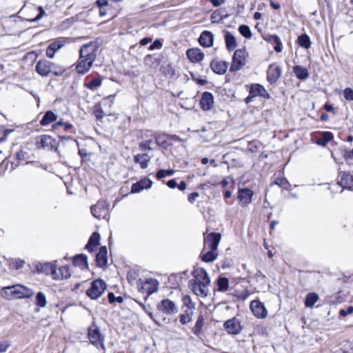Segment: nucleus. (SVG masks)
I'll return each mask as SVG.
<instances>
[{"instance_id":"aec40b11","label":"nucleus","mask_w":353,"mask_h":353,"mask_svg":"<svg viewBox=\"0 0 353 353\" xmlns=\"http://www.w3.org/2000/svg\"><path fill=\"white\" fill-rule=\"evenodd\" d=\"M55 264L56 261L39 263L36 265L35 268L37 272L44 273L47 275L50 274L53 278V274L55 271Z\"/></svg>"},{"instance_id":"a19ab883","label":"nucleus","mask_w":353,"mask_h":353,"mask_svg":"<svg viewBox=\"0 0 353 353\" xmlns=\"http://www.w3.org/2000/svg\"><path fill=\"white\" fill-rule=\"evenodd\" d=\"M203 325H204V318H203V315H199L196 321L195 325L192 329V332L196 336L200 335L202 328L203 327Z\"/></svg>"},{"instance_id":"864d4df0","label":"nucleus","mask_w":353,"mask_h":353,"mask_svg":"<svg viewBox=\"0 0 353 353\" xmlns=\"http://www.w3.org/2000/svg\"><path fill=\"white\" fill-rule=\"evenodd\" d=\"M65 142H71L72 144L79 145V143L77 142V141L71 137H59V145H63Z\"/></svg>"},{"instance_id":"72a5a7b5","label":"nucleus","mask_w":353,"mask_h":353,"mask_svg":"<svg viewBox=\"0 0 353 353\" xmlns=\"http://www.w3.org/2000/svg\"><path fill=\"white\" fill-rule=\"evenodd\" d=\"M319 299V295L315 292H310L306 295L305 305L307 307H312Z\"/></svg>"},{"instance_id":"69168bd1","label":"nucleus","mask_w":353,"mask_h":353,"mask_svg":"<svg viewBox=\"0 0 353 353\" xmlns=\"http://www.w3.org/2000/svg\"><path fill=\"white\" fill-rule=\"evenodd\" d=\"M24 262L21 260H15L12 262V265L13 268L19 270L23 266Z\"/></svg>"},{"instance_id":"5fc2aeb1","label":"nucleus","mask_w":353,"mask_h":353,"mask_svg":"<svg viewBox=\"0 0 353 353\" xmlns=\"http://www.w3.org/2000/svg\"><path fill=\"white\" fill-rule=\"evenodd\" d=\"M343 157L347 164L350 165L353 164V154H352L350 150H345L343 152Z\"/></svg>"},{"instance_id":"7ed1b4c3","label":"nucleus","mask_w":353,"mask_h":353,"mask_svg":"<svg viewBox=\"0 0 353 353\" xmlns=\"http://www.w3.org/2000/svg\"><path fill=\"white\" fill-rule=\"evenodd\" d=\"M88 339L91 344L97 348L104 349V336L101 333L99 327L93 323L88 329Z\"/></svg>"},{"instance_id":"20e7f679","label":"nucleus","mask_w":353,"mask_h":353,"mask_svg":"<svg viewBox=\"0 0 353 353\" xmlns=\"http://www.w3.org/2000/svg\"><path fill=\"white\" fill-rule=\"evenodd\" d=\"M101 244H86V249L90 252H93L99 249L96 254V261L97 265L101 268L105 267L108 264V250L105 246L99 248Z\"/></svg>"},{"instance_id":"6e6d98bb","label":"nucleus","mask_w":353,"mask_h":353,"mask_svg":"<svg viewBox=\"0 0 353 353\" xmlns=\"http://www.w3.org/2000/svg\"><path fill=\"white\" fill-rule=\"evenodd\" d=\"M10 132L11 130L8 129H4L3 128L0 127V143L7 139V137Z\"/></svg>"},{"instance_id":"bf43d9fd","label":"nucleus","mask_w":353,"mask_h":353,"mask_svg":"<svg viewBox=\"0 0 353 353\" xmlns=\"http://www.w3.org/2000/svg\"><path fill=\"white\" fill-rule=\"evenodd\" d=\"M101 236L99 232H94L88 239V243H99Z\"/></svg>"},{"instance_id":"e433bc0d","label":"nucleus","mask_w":353,"mask_h":353,"mask_svg":"<svg viewBox=\"0 0 353 353\" xmlns=\"http://www.w3.org/2000/svg\"><path fill=\"white\" fill-rule=\"evenodd\" d=\"M12 288L13 285L3 288L0 290L1 296L7 300H10L14 298V288Z\"/></svg>"},{"instance_id":"680f3d73","label":"nucleus","mask_w":353,"mask_h":353,"mask_svg":"<svg viewBox=\"0 0 353 353\" xmlns=\"http://www.w3.org/2000/svg\"><path fill=\"white\" fill-rule=\"evenodd\" d=\"M230 182H232V183H234V181L233 179V178L230 176H228L225 178H224L221 182V185L223 188H225Z\"/></svg>"},{"instance_id":"6e6552de","label":"nucleus","mask_w":353,"mask_h":353,"mask_svg":"<svg viewBox=\"0 0 353 353\" xmlns=\"http://www.w3.org/2000/svg\"><path fill=\"white\" fill-rule=\"evenodd\" d=\"M109 203L105 200L99 201L97 204L92 205L90 208L92 214L100 219H105L109 214Z\"/></svg>"},{"instance_id":"49530a36","label":"nucleus","mask_w":353,"mask_h":353,"mask_svg":"<svg viewBox=\"0 0 353 353\" xmlns=\"http://www.w3.org/2000/svg\"><path fill=\"white\" fill-rule=\"evenodd\" d=\"M46 297L43 292H39L36 295V305L39 307H44L46 305Z\"/></svg>"},{"instance_id":"3c124183","label":"nucleus","mask_w":353,"mask_h":353,"mask_svg":"<svg viewBox=\"0 0 353 353\" xmlns=\"http://www.w3.org/2000/svg\"><path fill=\"white\" fill-rule=\"evenodd\" d=\"M182 302L183 306L187 307L188 309L192 310L195 308V305L192 302L191 298L188 295H185L182 297Z\"/></svg>"},{"instance_id":"ea45409f","label":"nucleus","mask_w":353,"mask_h":353,"mask_svg":"<svg viewBox=\"0 0 353 353\" xmlns=\"http://www.w3.org/2000/svg\"><path fill=\"white\" fill-rule=\"evenodd\" d=\"M134 161L139 163L141 168L145 169L148 167L149 157L146 154H137L134 157Z\"/></svg>"},{"instance_id":"c03bdc74","label":"nucleus","mask_w":353,"mask_h":353,"mask_svg":"<svg viewBox=\"0 0 353 353\" xmlns=\"http://www.w3.org/2000/svg\"><path fill=\"white\" fill-rule=\"evenodd\" d=\"M93 114L96 117L97 120H101L105 116L104 112L101 107V104L100 103L94 105L93 108Z\"/></svg>"},{"instance_id":"c9c22d12","label":"nucleus","mask_w":353,"mask_h":353,"mask_svg":"<svg viewBox=\"0 0 353 353\" xmlns=\"http://www.w3.org/2000/svg\"><path fill=\"white\" fill-rule=\"evenodd\" d=\"M160 70L167 78H172L175 74L174 69L170 63H164Z\"/></svg>"},{"instance_id":"c756f323","label":"nucleus","mask_w":353,"mask_h":353,"mask_svg":"<svg viewBox=\"0 0 353 353\" xmlns=\"http://www.w3.org/2000/svg\"><path fill=\"white\" fill-rule=\"evenodd\" d=\"M225 46L228 50L232 51L236 47L235 37L230 32L226 31L224 35Z\"/></svg>"},{"instance_id":"de8ad7c7","label":"nucleus","mask_w":353,"mask_h":353,"mask_svg":"<svg viewBox=\"0 0 353 353\" xmlns=\"http://www.w3.org/2000/svg\"><path fill=\"white\" fill-rule=\"evenodd\" d=\"M239 32L240 34L246 39H250L252 37V32L250 28L247 25H241L239 27Z\"/></svg>"},{"instance_id":"9b49d317","label":"nucleus","mask_w":353,"mask_h":353,"mask_svg":"<svg viewBox=\"0 0 353 353\" xmlns=\"http://www.w3.org/2000/svg\"><path fill=\"white\" fill-rule=\"evenodd\" d=\"M250 307L253 314L258 319H264L268 315V311L265 305L259 300L252 301Z\"/></svg>"},{"instance_id":"f03ea898","label":"nucleus","mask_w":353,"mask_h":353,"mask_svg":"<svg viewBox=\"0 0 353 353\" xmlns=\"http://www.w3.org/2000/svg\"><path fill=\"white\" fill-rule=\"evenodd\" d=\"M194 279L189 281L188 285L192 292L198 296L205 298L208 296L210 283L209 276L203 268H196L192 272Z\"/></svg>"},{"instance_id":"f8f14e48","label":"nucleus","mask_w":353,"mask_h":353,"mask_svg":"<svg viewBox=\"0 0 353 353\" xmlns=\"http://www.w3.org/2000/svg\"><path fill=\"white\" fill-rule=\"evenodd\" d=\"M281 68L276 63L270 64L267 70V79L270 84H275L281 76Z\"/></svg>"},{"instance_id":"f3484780","label":"nucleus","mask_w":353,"mask_h":353,"mask_svg":"<svg viewBox=\"0 0 353 353\" xmlns=\"http://www.w3.org/2000/svg\"><path fill=\"white\" fill-rule=\"evenodd\" d=\"M36 72L42 77H48L51 74V62L46 59L39 60L35 66Z\"/></svg>"},{"instance_id":"7c9ffc66","label":"nucleus","mask_w":353,"mask_h":353,"mask_svg":"<svg viewBox=\"0 0 353 353\" xmlns=\"http://www.w3.org/2000/svg\"><path fill=\"white\" fill-rule=\"evenodd\" d=\"M74 266H78L81 269H88V263L87 256L85 254H77L74 256L72 260Z\"/></svg>"},{"instance_id":"f257e3e1","label":"nucleus","mask_w":353,"mask_h":353,"mask_svg":"<svg viewBox=\"0 0 353 353\" xmlns=\"http://www.w3.org/2000/svg\"><path fill=\"white\" fill-rule=\"evenodd\" d=\"M98 45L95 41L83 44L79 50V57L76 63L75 70L79 74H84L92 68L97 58Z\"/></svg>"},{"instance_id":"774afa93","label":"nucleus","mask_w":353,"mask_h":353,"mask_svg":"<svg viewBox=\"0 0 353 353\" xmlns=\"http://www.w3.org/2000/svg\"><path fill=\"white\" fill-rule=\"evenodd\" d=\"M199 196V194L198 192H192L191 194H189L188 196V201L190 203H193L195 200Z\"/></svg>"},{"instance_id":"603ef678","label":"nucleus","mask_w":353,"mask_h":353,"mask_svg":"<svg viewBox=\"0 0 353 353\" xmlns=\"http://www.w3.org/2000/svg\"><path fill=\"white\" fill-rule=\"evenodd\" d=\"M250 294L248 290H244L242 292L236 291L234 295L238 300L244 301L248 298Z\"/></svg>"},{"instance_id":"0e129e2a","label":"nucleus","mask_w":353,"mask_h":353,"mask_svg":"<svg viewBox=\"0 0 353 353\" xmlns=\"http://www.w3.org/2000/svg\"><path fill=\"white\" fill-rule=\"evenodd\" d=\"M38 10H39V14L32 20L33 21H37L41 19L43 17V15L46 14V12L43 10L42 6H39L38 7Z\"/></svg>"},{"instance_id":"6ab92c4d","label":"nucleus","mask_w":353,"mask_h":353,"mask_svg":"<svg viewBox=\"0 0 353 353\" xmlns=\"http://www.w3.org/2000/svg\"><path fill=\"white\" fill-rule=\"evenodd\" d=\"M153 182L148 177H144L132 184L131 187V193H139L141 191L152 187Z\"/></svg>"},{"instance_id":"58836bf2","label":"nucleus","mask_w":353,"mask_h":353,"mask_svg":"<svg viewBox=\"0 0 353 353\" xmlns=\"http://www.w3.org/2000/svg\"><path fill=\"white\" fill-rule=\"evenodd\" d=\"M221 239L220 233L211 232L207 235H204V243H219Z\"/></svg>"},{"instance_id":"c85d7f7f","label":"nucleus","mask_w":353,"mask_h":353,"mask_svg":"<svg viewBox=\"0 0 353 353\" xmlns=\"http://www.w3.org/2000/svg\"><path fill=\"white\" fill-rule=\"evenodd\" d=\"M334 138L331 132L325 131L320 133V136L316 140V143L321 146H325Z\"/></svg>"},{"instance_id":"39448f33","label":"nucleus","mask_w":353,"mask_h":353,"mask_svg":"<svg viewBox=\"0 0 353 353\" xmlns=\"http://www.w3.org/2000/svg\"><path fill=\"white\" fill-rule=\"evenodd\" d=\"M248 53L245 49L235 50L232 57L230 71L233 72L240 70L245 65Z\"/></svg>"},{"instance_id":"79ce46f5","label":"nucleus","mask_w":353,"mask_h":353,"mask_svg":"<svg viewBox=\"0 0 353 353\" xmlns=\"http://www.w3.org/2000/svg\"><path fill=\"white\" fill-rule=\"evenodd\" d=\"M270 41L274 44V49L276 52H281L283 50L282 42L278 35L270 36Z\"/></svg>"},{"instance_id":"a18cd8bd","label":"nucleus","mask_w":353,"mask_h":353,"mask_svg":"<svg viewBox=\"0 0 353 353\" xmlns=\"http://www.w3.org/2000/svg\"><path fill=\"white\" fill-rule=\"evenodd\" d=\"M65 71V69L63 67L51 62V74L56 77H60Z\"/></svg>"},{"instance_id":"4c0bfd02","label":"nucleus","mask_w":353,"mask_h":353,"mask_svg":"<svg viewBox=\"0 0 353 353\" xmlns=\"http://www.w3.org/2000/svg\"><path fill=\"white\" fill-rule=\"evenodd\" d=\"M218 291L225 292L229 288V280L226 277L220 276L216 281Z\"/></svg>"},{"instance_id":"dca6fc26","label":"nucleus","mask_w":353,"mask_h":353,"mask_svg":"<svg viewBox=\"0 0 353 353\" xmlns=\"http://www.w3.org/2000/svg\"><path fill=\"white\" fill-rule=\"evenodd\" d=\"M65 44L63 38H59L52 42L46 49V54L48 58L52 59L55 53L62 48Z\"/></svg>"},{"instance_id":"37998d69","label":"nucleus","mask_w":353,"mask_h":353,"mask_svg":"<svg viewBox=\"0 0 353 353\" xmlns=\"http://www.w3.org/2000/svg\"><path fill=\"white\" fill-rule=\"evenodd\" d=\"M52 127L54 130H58L59 128L63 127V130L65 132H68L73 128V125L72 123L68 122H64L62 120H60L58 122L54 123Z\"/></svg>"},{"instance_id":"473e14b6","label":"nucleus","mask_w":353,"mask_h":353,"mask_svg":"<svg viewBox=\"0 0 353 353\" xmlns=\"http://www.w3.org/2000/svg\"><path fill=\"white\" fill-rule=\"evenodd\" d=\"M293 72L296 77L300 80H305L309 77V72L307 68L301 65H295L293 68Z\"/></svg>"},{"instance_id":"a211bd4d","label":"nucleus","mask_w":353,"mask_h":353,"mask_svg":"<svg viewBox=\"0 0 353 353\" xmlns=\"http://www.w3.org/2000/svg\"><path fill=\"white\" fill-rule=\"evenodd\" d=\"M139 291L142 293H146L145 300L146 301L150 295L154 292V282L153 279H146L144 281L139 280Z\"/></svg>"},{"instance_id":"8fccbe9b","label":"nucleus","mask_w":353,"mask_h":353,"mask_svg":"<svg viewBox=\"0 0 353 353\" xmlns=\"http://www.w3.org/2000/svg\"><path fill=\"white\" fill-rule=\"evenodd\" d=\"M192 312L185 311L179 316V321L181 324L185 325L192 321Z\"/></svg>"},{"instance_id":"a878e982","label":"nucleus","mask_w":353,"mask_h":353,"mask_svg":"<svg viewBox=\"0 0 353 353\" xmlns=\"http://www.w3.org/2000/svg\"><path fill=\"white\" fill-rule=\"evenodd\" d=\"M210 68L216 74H223L228 70V63L223 61L213 60L210 63Z\"/></svg>"},{"instance_id":"4be33fe9","label":"nucleus","mask_w":353,"mask_h":353,"mask_svg":"<svg viewBox=\"0 0 353 353\" xmlns=\"http://www.w3.org/2000/svg\"><path fill=\"white\" fill-rule=\"evenodd\" d=\"M214 41V34L208 30H204L201 32L199 38V44L204 48H210L212 46Z\"/></svg>"},{"instance_id":"cd10ccee","label":"nucleus","mask_w":353,"mask_h":353,"mask_svg":"<svg viewBox=\"0 0 353 353\" xmlns=\"http://www.w3.org/2000/svg\"><path fill=\"white\" fill-rule=\"evenodd\" d=\"M101 83L102 79L101 77L94 78L86 77L84 86L92 91H95L101 85Z\"/></svg>"},{"instance_id":"f704fd0d","label":"nucleus","mask_w":353,"mask_h":353,"mask_svg":"<svg viewBox=\"0 0 353 353\" xmlns=\"http://www.w3.org/2000/svg\"><path fill=\"white\" fill-rule=\"evenodd\" d=\"M297 43L299 46L305 48L309 49L311 47V41L310 37L304 33L298 37Z\"/></svg>"},{"instance_id":"e2e57ef3","label":"nucleus","mask_w":353,"mask_h":353,"mask_svg":"<svg viewBox=\"0 0 353 353\" xmlns=\"http://www.w3.org/2000/svg\"><path fill=\"white\" fill-rule=\"evenodd\" d=\"M154 63V57L152 55L148 54L144 58V63L147 65L152 66Z\"/></svg>"},{"instance_id":"b1692460","label":"nucleus","mask_w":353,"mask_h":353,"mask_svg":"<svg viewBox=\"0 0 353 353\" xmlns=\"http://www.w3.org/2000/svg\"><path fill=\"white\" fill-rule=\"evenodd\" d=\"M214 97L211 92H204L200 100V106L203 110H209L212 108Z\"/></svg>"},{"instance_id":"13d9d810","label":"nucleus","mask_w":353,"mask_h":353,"mask_svg":"<svg viewBox=\"0 0 353 353\" xmlns=\"http://www.w3.org/2000/svg\"><path fill=\"white\" fill-rule=\"evenodd\" d=\"M108 300L110 303L118 302V303H122L123 299L121 296H117L115 297L114 294L112 292H110L108 294Z\"/></svg>"},{"instance_id":"338daca9","label":"nucleus","mask_w":353,"mask_h":353,"mask_svg":"<svg viewBox=\"0 0 353 353\" xmlns=\"http://www.w3.org/2000/svg\"><path fill=\"white\" fill-rule=\"evenodd\" d=\"M10 346V344L8 341L0 342V352H5Z\"/></svg>"},{"instance_id":"2f4dec72","label":"nucleus","mask_w":353,"mask_h":353,"mask_svg":"<svg viewBox=\"0 0 353 353\" xmlns=\"http://www.w3.org/2000/svg\"><path fill=\"white\" fill-rule=\"evenodd\" d=\"M57 119V114L54 112L48 110L46 112V113L43 116L41 120L40 121V124L43 126H46L55 121Z\"/></svg>"},{"instance_id":"052dcab7","label":"nucleus","mask_w":353,"mask_h":353,"mask_svg":"<svg viewBox=\"0 0 353 353\" xmlns=\"http://www.w3.org/2000/svg\"><path fill=\"white\" fill-rule=\"evenodd\" d=\"M352 313H353V306H348L347 307V309H341L339 311V314L343 317H345Z\"/></svg>"},{"instance_id":"bb28decb","label":"nucleus","mask_w":353,"mask_h":353,"mask_svg":"<svg viewBox=\"0 0 353 353\" xmlns=\"http://www.w3.org/2000/svg\"><path fill=\"white\" fill-rule=\"evenodd\" d=\"M250 94L252 96H260L265 99H270V96L265 88L260 84H252L250 86Z\"/></svg>"},{"instance_id":"2eb2a0df","label":"nucleus","mask_w":353,"mask_h":353,"mask_svg":"<svg viewBox=\"0 0 353 353\" xmlns=\"http://www.w3.org/2000/svg\"><path fill=\"white\" fill-rule=\"evenodd\" d=\"M338 183L343 188L353 190V175L350 172H340Z\"/></svg>"},{"instance_id":"393cba45","label":"nucleus","mask_w":353,"mask_h":353,"mask_svg":"<svg viewBox=\"0 0 353 353\" xmlns=\"http://www.w3.org/2000/svg\"><path fill=\"white\" fill-rule=\"evenodd\" d=\"M186 56L192 63H199L204 58V54L199 48H191L188 50Z\"/></svg>"},{"instance_id":"4d7b16f0","label":"nucleus","mask_w":353,"mask_h":353,"mask_svg":"<svg viewBox=\"0 0 353 353\" xmlns=\"http://www.w3.org/2000/svg\"><path fill=\"white\" fill-rule=\"evenodd\" d=\"M343 97L347 101H353V90L350 88H347L343 91Z\"/></svg>"},{"instance_id":"ddd939ff","label":"nucleus","mask_w":353,"mask_h":353,"mask_svg":"<svg viewBox=\"0 0 353 353\" xmlns=\"http://www.w3.org/2000/svg\"><path fill=\"white\" fill-rule=\"evenodd\" d=\"M14 298L30 299L34 295V291L21 284L13 285Z\"/></svg>"},{"instance_id":"412c9836","label":"nucleus","mask_w":353,"mask_h":353,"mask_svg":"<svg viewBox=\"0 0 353 353\" xmlns=\"http://www.w3.org/2000/svg\"><path fill=\"white\" fill-rule=\"evenodd\" d=\"M37 144L38 148H49L51 150L55 148V150H57L56 141L49 135L44 134L41 136L39 140L37 141Z\"/></svg>"},{"instance_id":"423d86ee","label":"nucleus","mask_w":353,"mask_h":353,"mask_svg":"<svg viewBox=\"0 0 353 353\" xmlns=\"http://www.w3.org/2000/svg\"><path fill=\"white\" fill-rule=\"evenodd\" d=\"M218 245L219 244H204L200 254L202 261L210 263L215 261L218 256Z\"/></svg>"},{"instance_id":"0eeeda50","label":"nucleus","mask_w":353,"mask_h":353,"mask_svg":"<svg viewBox=\"0 0 353 353\" xmlns=\"http://www.w3.org/2000/svg\"><path fill=\"white\" fill-rule=\"evenodd\" d=\"M106 284L101 279H96L91 283L90 288L87 290L86 294L92 299H97L103 293Z\"/></svg>"},{"instance_id":"9d476101","label":"nucleus","mask_w":353,"mask_h":353,"mask_svg":"<svg viewBox=\"0 0 353 353\" xmlns=\"http://www.w3.org/2000/svg\"><path fill=\"white\" fill-rule=\"evenodd\" d=\"M224 330L232 335H237L241 332V325L239 321L234 317L228 319L223 323Z\"/></svg>"},{"instance_id":"09e8293b","label":"nucleus","mask_w":353,"mask_h":353,"mask_svg":"<svg viewBox=\"0 0 353 353\" xmlns=\"http://www.w3.org/2000/svg\"><path fill=\"white\" fill-rule=\"evenodd\" d=\"M174 173V170L172 169L168 170H159L156 172V179H161L167 176H172Z\"/></svg>"},{"instance_id":"1a4fd4ad","label":"nucleus","mask_w":353,"mask_h":353,"mask_svg":"<svg viewBox=\"0 0 353 353\" xmlns=\"http://www.w3.org/2000/svg\"><path fill=\"white\" fill-rule=\"evenodd\" d=\"M159 312L168 316H173L178 313L177 305L169 299H163L157 306Z\"/></svg>"},{"instance_id":"4468645a","label":"nucleus","mask_w":353,"mask_h":353,"mask_svg":"<svg viewBox=\"0 0 353 353\" xmlns=\"http://www.w3.org/2000/svg\"><path fill=\"white\" fill-rule=\"evenodd\" d=\"M253 196L254 192L249 188H240L238 190L237 198L243 207L247 206L252 202Z\"/></svg>"},{"instance_id":"5701e85b","label":"nucleus","mask_w":353,"mask_h":353,"mask_svg":"<svg viewBox=\"0 0 353 353\" xmlns=\"http://www.w3.org/2000/svg\"><path fill=\"white\" fill-rule=\"evenodd\" d=\"M71 276V272L70 268L67 265L61 266L59 268H57L55 264V271L53 274V279L54 280H63L68 279Z\"/></svg>"}]
</instances>
